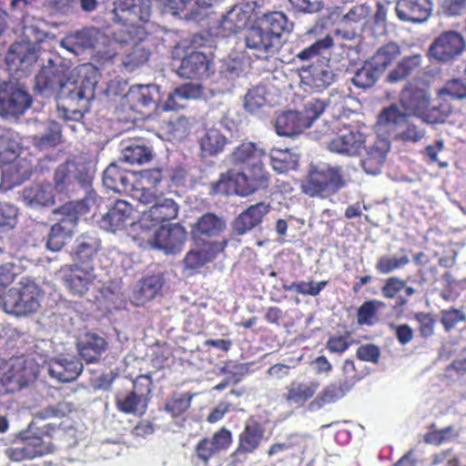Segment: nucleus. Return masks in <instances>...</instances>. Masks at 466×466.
Returning a JSON list of instances; mask_svg holds the SVG:
<instances>
[{
    "instance_id": "1",
    "label": "nucleus",
    "mask_w": 466,
    "mask_h": 466,
    "mask_svg": "<svg viewBox=\"0 0 466 466\" xmlns=\"http://www.w3.org/2000/svg\"><path fill=\"white\" fill-rule=\"evenodd\" d=\"M96 73L83 66L75 71L55 97L59 116L65 121H80L95 97Z\"/></svg>"
},
{
    "instance_id": "2",
    "label": "nucleus",
    "mask_w": 466,
    "mask_h": 466,
    "mask_svg": "<svg viewBox=\"0 0 466 466\" xmlns=\"http://www.w3.org/2000/svg\"><path fill=\"white\" fill-rule=\"evenodd\" d=\"M72 410V405L68 402H58L54 406H48L39 410L35 417V420L28 426V430L20 433L22 440L21 446L5 451L8 458L15 462H20L24 460L34 459L53 451L54 446L51 442L50 431H54L55 424L46 423L41 427V436L35 431L37 420H50L54 418H62L68 414Z\"/></svg>"
},
{
    "instance_id": "3",
    "label": "nucleus",
    "mask_w": 466,
    "mask_h": 466,
    "mask_svg": "<svg viewBox=\"0 0 466 466\" xmlns=\"http://www.w3.org/2000/svg\"><path fill=\"white\" fill-rule=\"evenodd\" d=\"M93 179L91 168L84 162L66 161L60 164L53 176V188L59 194L73 198L80 190H85L86 196L95 195L89 190Z\"/></svg>"
},
{
    "instance_id": "4",
    "label": "nucleus",
    "mask_w": 466,
    "mask_h": 466,
    "mask_svg": "<svg viewBox=\"0 0 466 466\" xmlns=\"http://www.w3.org/2000/svg\"><path fill=\"white\" fill-rule=\"evenodd\" d=\"M430 101V95L423 89H405L400 93L399 104H391L380 112L382 121L398 124L407 117H417L425 123V112Z\"/></svg>"
},
{
    "instance_id": "5",
    "label": "nucleus",
    "mask_w": 466,
    "mask_h": 466,
    "mask_svg": "<svg viewBox=\"0 0 466 466\" xmlns=\"http://www.w3.org/2000/svg\"><path fill=\"white\" fill-rule=\"evenodd\" d=\"M76 69H71L60 56L49 57L35 76V90L41 96L54 98Z\"/></svg>"
},
{
    "instance_id": "6",
    "label": "nucleus",
    "mask_w": 466,
    "mask_h": 466,
    "mask_svg": "<svg viewBox=\"0 0 466 466\" xmlns=\"http://www.w3.org/2000/svg\"><path fill=\"white\" fill-rule=\"evenodd\" d=\"M37 374L33 360L25 356L12 357L0 364V381L8 392H17L31 387Z\"/></svg>"
},
{
    "instance_id": "7",
    "label": "nucleus",
    "mask_w": 466,
    "mask_h": 466,
    "mask_svg": "<svg viewBox=\"0 0 466 466\" xmlns=\"http://www.w3.org/2000/svg\"><path fill=\"white\" fill-rule=\"evenodd\" d=\"M235 121L224 115L212 125L206 124L198 137L199 156L202 158L214 157L222 153L230 144Z\"/></svg>"
},
{
    "instance_id": "8",
    "label": "nucleus",
    "mask_w": 466,
    "mask_h": 466,
    "mask_svg": "<svg viewBox=\"0 0 466 466\" xmlns=\"http://www.w3.org/2000/svg\"><path fill=\"white\" fill-rule=\"evenodd\" d=\"M32 105V96L24 82L11 78L0 82V115L5 118L23 115Z\"/></svg>"
},
{
    "instance_id": "9",
    "label": "nucleus",
    "mask_w": 466,
    "mask_h": 466,
    "mask_svg": "<svg viewBox=\"0 0 466 466\" xmlns=\"http://www.w3.org/2000/svg\"><path fill=\"white\" fill-rule=\"evenodd\" d=\"M343 185L341 168L322 164L310 168L307 180L302 184V191L312 198H325Z\"/></svg>"
},
{
    "instance_id": "10",
    "label": "nucleus",
    "mask_w": 466,
    "mask_h": 466,
    "mask_svg": "<svg viewBox=\"0 0 466 466\" xmlns=\"http://www.w3.org/2000/svg\"><path fill=\"white\" fill-rule=\"evenodd\" d=\"M40 289L35 283H27L21 289H10L1 300L5 313L24 317L35 312L40 307Z\"/></svg>"
},
{
    "instance_id": "11",
    "label": "nucleus",
    "mask_w": 466,
    "mask_h": 466,
    "mask_svg": "<svg viewBox=\"0 0 466 466\" xmlns=\"http://www.w3.org/2000/svg\"><path fill=\"white\" fill-rule=\"evenodd\" d=\"M39 58V48L32 43L17 41L13 43L6 54L5 61L8 69L21 80L32 71Z\"/></svg>"
},
{
    "instance_id": "12",
    "label": "nucleus",
    "mask_w": 466,
    "mask_h": 466,
    "mask_svg": "<svg viewBox=\"0 0 466 466\" xmlns=\"http://www.w3.org/2000/svg\"><path fill=\"white\" fill-rule=\"evenodd\" d=\"M11 8L13 15L20 20L21 35L24 43H32L37 46L46 38V32L44 30V23L30 15L33 8L28 0H12Z\"/></svg>"
},
{
    "instance_id": "13",
    "label": "nucleus",
    "mask_w": 466,
    "mask_h": 466,
    "mask_svg": "<svg viewBox=\"0 0 466 466\" xmlns=\"http://www.w3.org/2000/svg\"><path fill=\"white\" fill-rule=\"evenodd\" d=\"M95 202L96 198L91 194L79 200L67 201L52 209L49 219L53 221L54 226L76 232L79 217L87 213Z\"/></svg>"
},
{
    "instance_id": "14",
    "label": "nucleus",
    "mask_w": 466,
    "mask_h": 466,
    "mask_svg": "<svg viewBox=\"0 0 466 466\" xmlns=\"http://www.w3.org/2000/svg\"><path fill=\"white\" fill-rule=\"evenodd\" d=\"M102 31L96 26L83 27L68 33L60 40V46L75 56L96 50L104 38Z\"/></svg>"
},
{
    "instance_id": "15",
    "label": "nucleus",
    "mask_w": 466,
    "mask_h": 466,
    "mask_svg": "<svg viewBox=\"0 0 466 466\" xmlns=\"http://www.w3.org/2000/svg\"><path fill=\"white\" fill-rule=\"evenodd\" d=\"M126 98L133 109L150 114L158 109L164 94L158 85L138 84L129 87Z\"/></svg>"
},
{
    "instance_id": "16",
    "label": "nucleus",
    "mask_w": 466,
    "mask_h": 466,
    "mask_svg": "<svg viewBox=\"0 0 466 466\" xmlns=\"http://www.w3.org/2000/svg\"><path fill=\"white\" fill-rule=\"evenodd\" d=\"M465 47L463 36L454 31L440 35L430 46V55L441 62H450L460 56Z\"/></svg>"
},
{
    "instance_id": "17",
    "label": "nucleus",
    "mask_w": 466,
    "mask_h": 466,
    "mask_svg": "<svg viewBox=\"0 0 466 466\" xmlns=\"http://www.w3.org/2000/svg\"><path fill=\"white\" fill-rule=\"evenodd\" d=\"M283 41L271 37L258 24L249 28L245 35V45L258 58H268L276 55L282 46Z\"/></svg>"
},
{
    "instance_id": "18",
    "label": "nucleus",
    "mask_w": 466,
    "mask_h": 466,
    "mask_svg": "<svg viewBox=\"0 0 466 466\" xmlns=\"http://www.w3.org/2000/svg\"><path fill=\"white\" fill-rule=\"evenodd\" d=\"M187 240V231L179 224L161 226L154 234V245L166 255L179 253Z\"/></svg>"
},
{
    "instance_id": "19",
    "label": "nucleus",
    "mask_w": 466,
    "mask_h": 466,
    "mask_svg": "<svg viewBox=\"0 0 466 466\" xmlns=\"http://www.w3.org/2000/svg\"><path fill=\"white\" fill-rule=\"evenodd\" d=\"M226 228L227 221L224 217L207 212L191 225V237L197 244H205L209 238L218 237Z\"/></svg>"
},
{
    "instance_id": "20",
    "label": "nucleus",
    "mask_w": 466,
    "mask_h": 466,
    "mask_svg": "<svg viewBox=\"0 0 466 466\" xmlns=\"http://www.w3.org/2000/svg\"><path fill=\"white\" fill-rule=\"evenodd\" d=\"M269 175L266 171L261 159L248 166L246 173L241 172L236 179L237 192L241 196H248L256 190L267 187Z\"/></svg>"
},
{
    "instance_id": "21",
    "label": "nucleus",
    "mask_w": 466,
    "mask_h": 466,
    "mask_svg": "<svg viewBox=\"0 0 466 466\" xmlns=\"http://www.w3.org/2000/svg\"><path fill=\"white\" fill-rule=\"evenodd\" d=\"M366 143L365 135L358 129H347L334 137L328 144L330 152L346 157L358 156Z\"/></svg>"
},
{
    "instance_id": "22",
    "label": "nucleus",
    "mask_w": 466,
    "mask_h": 466,
    "mask_svg": "<svg viewBox=\"0 0 466 466\" xmlns=\"http://www.w3.org/2000/svg\"><path fill=\"white\" fill-rule=\"evenodd\" d=\"M432 6L431 0H397L395 11L401 22L421 24L431 16Z\"/></svg>"
},
{
    "instance_id": "23",
    "label": "nucleus",
    "mask_w": 466,
    "mask_h": 466,
    "mask_svg": "<svg viewBox=\"0 0 466 466\" xmlns=\"http://www.w3.org/2000/svg\"><path fill=\"white\" fill-rule=\"evenodd\" d=\"M299 76L305 85L321 91L335 82L338 74L331 68L329 62H322L302 66L299 69Z\"/></svg>"
},
{
    "instance_id": "24",
    "label": "nucleus",
    "mask_w": 466,
    "mask_h": 466,
    "mask_svg": "<svg viewBox=\"0 0 466 466\" xmlns=\"http://www.w3.org/2000/svg\"><path fill=\"white\" fill-rule=\"evenodd\" d=\"M29 127L35 131L32 136V143L37 148L43 150L56 146L61 139V125L51 119L40 121L31 119Z\"/></svg>"
},
{
    "instance_id": "25",
    "label": "nucleus",
    "mask_w": 466,
    "mask_h": 466,
    "mask_svg": "<svg viewBox=\"0 0 466 466\" xmlns=\"http://www.w3.org/2000/svg\"><path fill=\"white\" fill-rule=\"evenodd\" d=\"M264 436V430L253 420L246 421L244 430L238 437V446L232 454L236 462H242L246 455L253 452L259 446Z\"/></svg>"
},
{
    "instance_id": "26",
    "label": "nucleus",
    "mask_w": 466,
    "mask_h": 466,
    "mask_svg": "<svg viewBox=\"0 0 466 466\" xmlns=\"http://www.w3.org/2000/svg\"><path fill=\"white\" fill-rule=\"evenodd\" d=\"M95 278L94 266L86 267L81 264L68 266L64 275L67 289L78 296L84 295L89 289Z\"/></svg>"
},
{
    "instance_id": "27",
    "label": "nucleus",
    "mask_w": 466,
    "mask_h": 466,
    "mask_svg": "<svg viewBox=\"0 0 466 466\" xmlns=\"http://www.w3.org/2000/svg\"><path fill=\"white\" fill-rule=\"evenodd\" d=\"M177 211L178 207L173 199L160 197L148 210L142 212L141 226L148 228L166 220L173 219L177 217Z\"/></svg>"
},
{
    "instance_id": "28",
    "label": "nucleus",
    "mask_w": 466,
    "mask_h": 466,
    "mask_svg": "<svg viewBox=\"0 0 466 466\" xmlns=\"http://www.w3.org/2000/svg\"><path fill=\"white\" fill-rule=\"evenodd\" d=\"M377 123L380 128L391 132L396 141L415 144L420 141L425 136V129L416 125L411 117H407L405 121L398 124H391L383 122L381 113H380Z\"/></svg>"
},
{
    "instance_id": "29",
    "label": "nucleus",
    "mask_w": 466,
    "mask_h": 466,
    "mask_svg": "<svg viewBox=\"0 0 466 466\" xmlns=\"http://www.w3.org/2000/svg\"><path fill=\"white\" fill-rule=\"evenodd\" d=\"M76 347L78 353L86 363H96L100 360L102 355L106 352L107 342L106 339L91 331H86L79 334Z\"/></svg>"
},
{
    "instance_id": "30",
    "label": "nucleus",
    "mask_w": 466,
    "mask_h": 466,
    "mask_svg": "<svg viewBox=\"0 0 466 466\" xmlns=\"http://www.w3.org/2000/svg\"><path fill=\"white\" fill-rule=\"evenodd\" d=\"M270 205L258 202L249 206L233 221V232L242 236L261 224L263 218L269 212Z\"/></svg>"
},
{
    "instance_id": "31",
    "label": "nucleus",
    "mask_w": 466,
    "mask_h": 466,
    "mask_svg": "<svg viewBox=\"0 0 466 466\" xmlns=\"http://www.w3.org/2000/svg\"><path fill=\"white\" fill-rule=\"evenodd\" d=\"M24 204L33 209L49 208L56 204V195L50 184L26 186L21 194Z\"/></svg>"
},
{
    "instance_id": "32",
    "label": "nucleus",
    "mask_w": 466,
    "mask_h": 466,
    "mask_svg": "<svg viewBox=\"0 0 466 466\" xmlns=\"http://www.w3.org/2000/svg\"><path fill=\"white\" fill-rule=\"evenodd\" d=\"M132 206L125 200H117L98 221L99 227L106 231L115 232L131 224Z\"/></svg>"
},
{
    "instance_id": "33",
    "label": "nucleus",
    "mask_w": 466,
    "mask_h": 466,
    "mask_svg": "<svg viewBox=\"0 0 466 466\" xmlns=\"http://www.w3.org/2000/svg\"><path fill=\"white\" fill-rule=\"evenodd\" d=\"M133 173L121 168L116 162L107 166L103 173V184L116 193H129L134 187Z\"/></svg>"
},
{
    "instance_id": "34",
    "label": "nucleus",
    "mask_w": 466,
    "mask_h": 466,
    "mask_svg": "<svg viewBox=\"0 0 466 466\" xmlns=\"http://www.w3.org/2000/svg\"><path fill=\"white\" fill-rule=\"evenodd\" d=\"M210 61L199 51H192L181 60L177 74L185 78H204L209 76Z\"/></svg>"
},
{
    "instance_id": "35",
    "label": "nucleus",
    "mask_w": 466,
    "mask_h": 466,
    "mask_svg": "<svg viewBox=\"0 0 466 466\" xmlns=\"http://www.w3.org/2000/svg\"><path fill=\"white\" fill-rule=\"evenodd\" d=\"M231 441V432L222 428L211 438L202 439L196 446V454L203 463H208V460L216 453L227 449Z\"/></svg>"
},
{
    "instance_id": "36",
    "label": "nucleus",
    "mask_w": 466,
    "mask_h": 466,
    "mask_svg": "<svg viewBox=\"0 0 466 466\" xmlns=\"http://www.w3.org/2000/svg\"><path fill=\"white\" fill-rule=\"evenodd\" d=\"M83 364L74 358L59 357L50 360L48 374L58 382L75 380L82 372Z\"/></svg>"
},
{
    "instance_id": "37",
    "label": "nucleus",
    "mask_w": 466,
    "mask_h": 466,
    "mask_svg": "<svg viewBox=\"0 0 466 466\" xmlns=\"http://www.w3.org/2000/svg\"><path fill=\"white\" fill-rule=\"evenodd\" d=\"M389 150L390 144L383 139L378 140L374 145L367 147L360 161L363 171L371 176L380 174Z\"/></svg>"
},
{
    "instance_id": "38",
    "label": "nucleus",
    "mask_w": 466,
    "mask_h": 466,
    "mask_svg": "<svg viewBox=\"0 0 466 466\" xmlns=\"http://www.w3.org/2000/svg\"><path fill=\"white\" fill-rule=\"evenodd\" d=\"M274 127L279 136L292 137L309 128V122L299 110H288L276 117Z\"/></svg>"
},
{
    "instance_id": "39",
    "label": "nucleus",
    "mask_w": 466,
    "mask_h": 466,
    "mask_svg": "<svg viewBox=\"0 0 466 466\" xmlns=\"http://www.w3.org/2000/svg\"><path fill=\"white\" fill-rule=\"evenodd\" d=\"M202 95V87L198 83H187L175 88L167 95L166 100H161L158 109L162 111L177 110L183 107V102L198 99Z\"/></svg>"
},
{
    "instance_id": "40",
    "label": "nucleus",
    "mask_w": 466,
    "mask_h": 466,
    "mask_svg": "<svg viewBox=\"0 0 466 466\" xmlns=\"http://www.w3.org/2000/svg\"><path fill=\"white\" fill-rule=\"evenodd\" d=\"M101 242L95 235L82 234L76 240L73 250L74 264L94 266V259L100 249Z\"/></svg>"
},
{
    "instance_id": "41",
    "label": "nucleus",
    "mask_w": 466,
    "mask_h": 466,
    "mask_svg": "<svg viewBox=\"0 0 466 466\" xmlns=\"http://www.w3.org/2000/svg\"><path fill=\"white\" fill-rule=\"evenodd\" d=\"M227 245V241L210 242L207 248L192 249L188 251L183 260L185 268L187 269H198L206 263L211 261L216 254L222 251Z\"/></svg>"
},
{
    "instance_id": "42",
    "label": "nucleus",
    "mask_w": 466,
    "mask_h": 466,
    "mask_svg": "<svg viewBox=\"0 0 466 466\" xmlns=\"http://www.w3.org/2000/svg\"><path fill=\"white\" fill-rule=\"evenodd\" d=\"M334 41L330 35L318 39L310 46L299 51L296 57L300 61H309L312 64L329 62L328 57L329 49L333 46Z\"/></svg>"
},
{
    "instance_id": "43",
    "label": "nucleus",
    "mask_w": 466,
    "mask_h": 466,
    "mask_svg": "<svg viewBox=\"0 0 466 466\" xmlns=\"http://www.w3.org/2000/svg\"><path fill=\"white\" fill-rule=\"evenodd\" d=\"M319 382L316 380L308 381L293 380L288 387V393L285 400L289 403L302 406L304 403L312 398L319 388Z\"/></svg>"
},
{
    "instance_id": "44",
    "label": "nucleus",
    "mask_w": 466,
    "mask_h": 466,
    "mask_svg": "<svg viewBox=\"0 0 466 466\" xmlns=\"http://www.w3.org/2000/svg\"><path fill=\"white\" fill-rule=\"evenodd\" d=\"M32 176V167L26 159H18L2 171L3 182L7 187H14L28 180Z\"/></svg>"
},
{
    "instance_id": "45",
    "label": "nucleus",
    "mask_w": 466,
    "mask_h": 466,
    "mask_svg": "<svg viewBox=\"0 0 466 466\" xmlns=\"http://www.w3.org/2000/svg\"><path fill=\"white\" fill-rule=\"evenodd\" d=\"M265 156V149L259 147L256 143L244 141L232 150L229 157L236 166L246 165L248 167Z\"/></svg>"
},
{
    "instance_id": "46",
    "label": "nucleus",
    "mask_w": 466,
    "mask_h": 466,
    "mask_svg": "<svg viewBox=\"0 0 466 466\" xmlns=\"http://www.w3.org/2000/svg\"><path fill=\"white\" fill-rule=\"evenodd\" d=\"M258 25L277 41H283V35L290 31L288 18L281 12L265 15L258 20Z\"/></svg>"
},
{
    "instance_id": "47",
    "label": "nucleus",
    "mask_w": 466,
    "mask_h": 466,
    "mask_svg": "<svg viewBox=\"0 0 466 466\" xmlns=\"http://www.w3.org/2000/svg\"><path fill=\"white\" fill-rule=\"evenodd\" d=\"M248 14L240 6L232 7L221 19L220 29L224 36L236 35L244 29L248 22Z\"/></svg>"
},
{
    "instance_id": "48",
    "label": "nucleus",
    "mask_w": 466,
    "mask_h": 466,
    "mask_svg": "<svg viewBox=\"0 0 466 466\" xmlns=\"http://www.w3.org/2000/svg\"><path fill=\"white\" fill-rule=\"evenodd\" d=\"M149 55L148 48L143 44L142 40H138L124 49L122 64L127 71H134L147 61Z\"/></svg>"
},
{
    "instance_id": "49",
    "label": "nucleus",
    "mask_w": 466,
    "mask_h": 466,
    "mask_svg": "<svg viewBox=\"0 0 466 466\" xmlns=\"http://www.w3.org/2000/svg\"><path fill=\"white\" fill-rule=\"evenodd\" d=\"M120 159L129 165H142L152 159V150L142 143L131 141L123 146Z\"/></svg>"
},
{
    "instance_id": "50",
    "label": "nucleus",
    "mask_w": 466,
    "mask_h": 466,
    "mask_svg": "<svg viewBox=\"0 0 466 466\" xmlns=\"http://www.w3.org/2000/svg\"><path fill=\"white\" fill-rule=\"evenodd\" d=\"M382 73L369 59L357 68L351 78V83L360 89H368L376 85Z\"/></svg>"
},
{
    "instance_id": "51",
    "label": "nucleus",
    "mask_w": 466,
    "mask_h": 466,
    "mask_svg": "<svg viewBox=\"0 0 466 466\" xmlns=\"http://www.w3.org/2000/svg\"><path fill=\"white\" fill-rule=\"evenodd\" d=\"M420 62L421 56L419 54L404 56L397 66L388 73L386 81L390 84H395L406 79L420 66Z\"/></svg>"
},
{
    "instance_id": "52",
    "label": "nucleus",
    "mask_w": 466,
    "mask_h": 466,
    "mask_svg": "<svg viewBox=\"0 0 466 466\" xmlns=\"http://www.w3.org/2000/svg\"><path fill=\"white\" fill-rule=\"evenodd\" d=\"M299 155L290 152L289 149L272 148L269 152L270 165L278 173H286L294 170L298 167Z\"/></svg>"
},
{
    "instance_id": "53",
    "label": "nucleus",
    "mask_w": 466,
    "mask_h": 466,
    "mask_svg": "<svg viewBox=\"0 0 466 466\" xmlns=\"http://www.w3.org/2000/svg\"><path fill=\"white\" fill-rule=\"evenodd\" d=\"M74 231L51 225L45 238V247L51 252L61 251L74 238Z\"/></svg>"
},
{
    "instance_id": "54",
    "label": "nucleus",
    "mask_w": 466,
    "mask_h": 466,
    "mask_svg": "<svg viewBox=\"0 0 466 466\" xmlns=\"http://www.w3.org/2000/svg\"><path fill=\"white\" fill-rule=\"evenodd\" d=\"M163 286V279L160 275H152L144 278L134 291V298L137 303L143 304L157 294Z\"/></svg>"
},
{
    "instance_id": "55",
    "label": "nucleus",
    "mask_w": 466,
    "mask_h": 466,
    "mask_svg": "<svg viewBox=\"0 0 466 466\" xmlns=\"http://www.w3.org/2000/svg\"><path fill=\"white\" fill-rule=\"evenodd\" d=\"M452 112L451 105L443 96H437L435 102L426 108L425 123L434 125L442 124Z\"/></svg>"
},
{
    "instance_id": "56",
    "label": "nucleus",
    "mask_w": 466,
    "mask_h": 466,
    "mask_svg": "<svg viewBox=\"0 0 466 466\" xmlns=\"http://www.w3.org/2000/svg\"><path fill=\"white\" fill-rule=\"evenodd\" d=\"M400 56V46L396 43L390 42L378 48L370 60L383 74L387 67Z\"/></svg>"
},
{
    "instance_id": "57",
    "label": "nucleus",
    "mask_w": 466,
    "mask_h": 466,
    "mask_svg": "<svg viewBox=\"0 0 466 466\" xmlns=\"http://www.w3.org/2000/svg\"><path fill=\"white\" fill-rule=\"evenodd\" d=\"M19 143L14 135L5 130L0 133V167L11 164L18 156Z\"/></svg>"
},
{
    "instance_id": "58",
    "label": "nucleus",
    "mask_w": 466,
    "mask_h": 466,
    "mask_svg": "<svg viewBox=\"0 0 466 466\" xmlns=\"http://www.w3.org/2000/svg\"><path fill=\"white\" fill-rule=\"evenodd\" d=\"M19 143L14 135L5 130L0 133V167L11 164L18 156Z\"/></svg>"
},
{
    "instance_id": "59",
    "label": "nucleus",
    "mask_w": 466,
    "mask_h": 466,
    "mask_svg": "<svg viewBox=\"0 0 466 466\" xmlns=\"http://www.w3.org/2000/svg\"><path fill=\"white\" fill-rule=\"evenodd\" d=\"M123 27L112 32V40L120 48L126 49L134 42L143 40L145 32L132 24L122 25Z\"/></svg>"
},
{
    "instance_id": "60",
    "label": "nucleus",
    "mask_w": 466,
    "mask_h": 466,
    "mask_svg": "<svg viewBox=\"0 0 466 466\" xmlns=\"http://www.w3.org/2000/svg\"><path fill=\"white\" fill-rule=\"evenodd\" d=\"M116 404L117 410L126 414L144 413L147 407L146 400H142L132 391L125 394L117 393L116 395Z\"/></svg>"
},
{
    "instance_id": "61",
    "label": "nucleus",
    "mask_w": 466,
    "mask_h": 466,
    "mask_svg": "<svg viewBox=\"0 0 466 466\" xmlns=\"http://www.w3.org/2000/svg\"><path fill=\"white\" fill-rule=\"evenodd\" d=\"M350 389H347L345 385L330 384L327 386L320 394L309 403V409L314 410L320 409L325 404H329L341 399Z\"/></svg>"
},
{
    "instance_id": "62",
    "label": "nucleus",
    "mask_w": 466,
    "mask_h": 466,
    "mask_svg": "<svg viewBox=\"0 0 466 466\" xmlns=\"http://www.w3.org/2000/svg\"><path fill=\"white\" fill-rule=\"evenodd\" d=\"M329 100L319 98H309L303 102L302 109L299 112L302 115L303 119L308 120L309 127L312 123L319 117V116L329 106Z\"/></svg>"
},
{
    "instance_id": "63",
    "label": "nucleus",
    "mask_w": 466,
    "mask_h": 466,
    "mask_svg": "<svg viewBox=\"0 0 466 466\" xmlns=\"http://www.w3.org/2000/svg\"><path fill=\"white\" fill-rule=\"evenodd\" d=\"M136 2L137 0H115L113 7L108 11L110 20L117 25H127Z\"/></svg>"
},
{
    "instance_id": "64",
    "label": "nucleus",
    "mask_w": 466,
    "mask_h": 466,
    "mask_svg": "<svg viewBox=\"0 0 466 466\" xmlns=\"http://www.w3.org/2000/svg\"><path fill=\"white\" fill-rule=\"evenodd\" d=\"M400 257L385 255L380 257L376 264V269L381 274H390L392 271L405 267L410 262L406 250L401 248Z\"/></svg>"
}]
</instances>
